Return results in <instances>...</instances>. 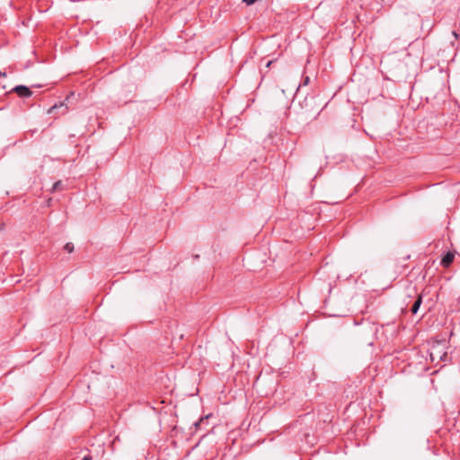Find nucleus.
<instances>
[{"label":"nucleus","instance_id":"f257e3e1","mask_svg":"<svg viewBox=\"0 0 460 460\" xmlns=\"http://www.w3.org/2000/svg\"><path fill=\"white\" fill-rule=\"evenodd\" d=\"M407 299H409V301L405 302V309H407L409 307V311L412 314H416L420 309L421 303H422L421 295L416 294L415 296H411V295H409L407 296Z\"/></svg>","mask_w":460,"mask_h":460},{"label":"nucleus","instance_id":"f03ea898","mask_svg":"<svg viewBox=\"0 0 460 460\" xmlns=\"http://www.w3.org/2000/svg\"><path fill=\"white\" fill-rule=\"evenodd\" d=\"M13 91L21 98H29L32 94L31 89L25 85H17Z\"/></svg>","mask_w":460,"mask_h":460},{"label":"nucleus","instance_id":"7ed1b4c3","mask_svg":"<svg viewBox=\"0 0 460 460\" xmlns=\"http://www.w3.org/2000/svg\"><path fill=\"white\" fill-rule=\"evenodd\" d=\"M58 110H61L60 114L63 115V114L67 112L68 107L66 105V103L64 102H61L58 104H55V105L51 106L48 110V113L49 114H54L55 111H58Z\"/></svg>","mask_w":460,"mask_h":460},{"label":"nucleus","instance_id":"20e7f679","mask_svg":"<svg viewBox=\"0 0 460 460\" xmlns=\"http://www.w3.org/2000/svg\"><path fill=\"white\" fill-rule=\"evenodd\" d=\"M455 259V253L452 252H447L441 259L440 264L444 268H448Z\"/></svg>","mask_w":460,"mask_h":460},{"label":"nucleus","instance_id":"39448f33","mask_svg":"<svg viewBox=\"0 0 460 460\" xmlns=\"http://www.w3.org/2000/svg\"><path fill=\"white\" fill-rule=\"evenodd\" d=\"M431 360L434 361L435 359L438 358L439 360L446 361L447 358V352H444L443 354H440V352H436L435 350L431 351L430 353Z\"/></svg>","mask_w":460,"mask_h":460},{"label":"nucleus","instance_id":"423d86ee","mask_svg":"<svg viewBox=\"0 0 460 460\" xmlns=\"http://www.w3.org/2000/svg\"><path fill=\"white\" fill-rule=\"evenodd\" d=\"M64 189V184L61 181H56L53 186H52V189H51V191L52 192H55V191H58V190H62Z\"/></svg>","mask_w":460,"mask_h":460},{"label":"nucleus","instance_id":"0eeeda50","mask_svg":"<svg viewBox=\"0 0 460 460\" xmlns=\"http://www.w3.org/2000/svg\"><path fill=\"white\" fill-rule=\"evenodd\" d=\"M64 249L70 253L74 251V244L72 243H66L64 246Z\"/></svg>","mask_w":460,"mask_h":460},{"label":"nucleus","instance_id":"6e6552de","mask_svg":"<svg viewBox=\"0 0 460 460\" xmlns=\"http://www.w3.org/2000/svg\"><path fill=\"white\" fill-rule=\"evenodd\" d=\"M310 82V77L308 75H305L303 77V85H307Z\"/></svg>","mask_w":460,"mask_h":460},{"label":"nucleus","instance_id":"1a4fd4ad","mask_svg":"<svg viewBox=\"0 0 460 460\" xmlns=\"http://www.w3.org/2000/svg\"><path fill=\"white\" fill-rule=\"evenodd\" d=\"M258 0H243V3H244L246 5H252L254 3H256Z\"/></svg>","mask_w":460,"mask_h":460},{"label":"nucleus","instance_id":"9d476101","mask_svg":"<svg viewBox=\"0 0 460 460\" xmlns=\"http://www.w3.org/2000/svg\"><path fill=\"white\" fill-rule=\"evenodd\" d=\"M83 460H93V458L90 455H86L83 457Z\"/></svg>","mask_w":460,"mask_h":460},{"label":"nucleus","instance_id":"9b49d317","mask_svg":"<svg viewBox=\"0 0 460 460\" xmlns=\"http://www.w3.org/2000/svg\"><path fill=\"white\" fill-rule=\"evenodd\" d=\"M272 62H273L272 60L268 61L267 64H266V66L270 67V65L272 64Z\"/></svg>","mask_w":460,"mask_h":460},{"label":"nucleus","instance_id":"f8f14e48","mask_svg":"<svg viewBox=\"0 0 460 460\" xmlns=\"http://www.w3.org/2000/svg\"><path fill=\"white\" fill-rule=\"evenodd\" d=\"M453 34H454L455 37H457V34H456V31H454Z\"/></svg>","mask_w":460,"mask_h":460}]
</instances>
